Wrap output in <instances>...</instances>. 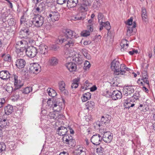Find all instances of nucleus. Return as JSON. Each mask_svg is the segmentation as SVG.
<instances>
[{"instance_id":"f257e3e1","label":"nucleus","mask_w":155,"mask_h":155,"mask_svg":"<svg viewBox=\"0 0 155 155\" xmlns=\"http://www.w3.org/2000/svg\"><path fill=\"white\" fill-rule=\"evenodd\" d=\"M110 68L115 75L125 74L127 72L129 71L130 69L126 67L124 64H120L118 60H114L111 63Z\"/></svg>"},{"instance_id":"f03ea898","label":"nucleus","mask_w":155,"mask_h":155,"mask_svg":"<svg viewBox=\"0 0 155 155\" xmlns=\"http://www.w3.org/2000/svg\"><path fill=\"white\" fill-rule=\"evenodd\" d=\"M27 42L25 40L18 41L16 45V51L17 56L19 57H23L27 47Z\"/></svg>"},{"instance_id":"7ed1b4c3","label":"nucleus","mask_w":155,"mask_h":155,"mask_svg":"<svg viewBox=\"0 0 155 155\" xmlns=\"http://www.w3.org/2000/svg\"><path fill=\"white\" fill-rule=\"evenodd\" d=\"M33 18L34 21V26L39 28L43 25L45 24L44 18L39 15H35Z\"/></svg>"},{"instance_id":"20e7f679","label":"nucleus","mask_w":155,"mask_h":155,"mask_svg":"<svg viewBox=\"0 0 155 155\" xmlns=\"http://www.w3.org/2000/svg\"><path fill=\"white\" fill-rule=\"evenodd\" d=\"M25 52L28 56L31 58H34L38 53L37 49L32 46L27 48Z\"/></svg>"},{"instance_id":"39448f33","label":"nucleus","mask_w":155,"mask_h":155,"mask_svg":"<svg viewBox=\"0 0 155 155\" xmlns=\"http://www.w3.org/2000/svg\"><path fill=\"white\" fill-rule=\"evenodd\" d=\"M59 41L61 43H63L66 41V42L64 47L67 48H72L75 44L74 41L72 38H62L59 39Z\"/></svg>"},{"instance_id":"423d86ee","label":"nucleus","mask_w":155,"mask_h":155,"mask_svg":"<svg viewBox=\"0 0 155 155\" xmlns=\"http://www.w3.org/2000/svg\"><path fill=\"white\" fill-rule=\"evenodd\" d=\"M78 37V34H76L75 32L70 29H66L64 32V36L63 38H76Z\"/></svg>"},{"instance_id":"0eeeda50","label":"nucleus","mask_w":155,"mask_h":155,"mask_svg":"<svg viewBox=\"0 0 155 155\" xmlns=\"http://www.w3.org/2000/svg\"><path fill=\"white\" fill-rule=\"evenodd\" d=\"M102 140L101 135L99 134L94 135L91 137V140L92 143L96 145H99Z\"/></svg>"},{"instance_id":"6e6552de","label":"nucleus","mask_w":155,"mask_h":155,"mask_svg":"<svg viewBox=\"0 0 155 155\" xmlns=\"http://www.w3.org/2000/svg\"><path fill=\"white\" fill-rule=\"evenodd\" d=\"M41 70V67L38 63L33 64L29 68V72L30 73L37 74Z\"/></svg>"},{"instance_id":"1a4fd4ad","label":"nucleus","mask_w":155,"mask_h":155,"mask_svg":"<svg viewBox=\"0 0 155 155\" xmlns=\"http://www.w3.org/2000/svg\"><path fill=\"white\" fill-rule=\"evenodd\" d=\"M60 18L59 13L56 11H51L50 12L48 16L47 17V19L50 18L51 21L53 22L58 21Z\"/></svg>"},{"instance_id":"9d476101","label":"nucleus","mask_w":155,"mask_h":155,"mask_svg":"<svg viewBox=\"0 0 155 155\" xmlns=\"http://www.w3.org/2000/svg\"><path fill=\"white\" fill-rule=\"evenodd\" d=\"M102 140L107 143L111 142L113 139V134L110 132H106L103 136H102Z\"/></svg>"},{"instance_id":"9b49d317","label":"nucleus","mask_w":155,"mask_h":155,"mask_svg":"<svg viewBox=\"0 0 155 155\" xmlns=\"http://www.w3.org/2000/svg\"><path fill=\"white\" fill-rule=\"evenodd\" d=\"M58 87L60 91L65 95H68V92L65 88V84L63 81H60L59 82Z\"/></svg>"},{"instance_id":"f8f14e48","label":"nucleus","mask_w":155,"mask_h":155,"mask_svg":"<svg viewBox=\"0 0 155 155\" xmlns=\"http://www.w3.org/2000/svg\"><path fill=\"white\" fill-rule=\"evenodd\" d=\"M68 132V130L67 128L61 126L58 128L57 131V133L60 136H64V137L66 136V137H67L69 136L67 133Z\"/></svg>"},{"instance_id":"ddd939ff","label":"nucleus","mask_w":155,"mask_h":155,"mask_svg":"<svg viewBox=\"0 0 155 155\" xmlns=\"http://www.w3.org/2000/svg\"><path fill=\"white\" fill-rule=\"evenodd\" d=\"M62 139L64 142L68 144L69 147H74L75 145L74 140L70 139L69 136L67 137H66L65 136L63 137Z\"/></svg>"},{"instance_id":"4468645a","label":"nucleus","mask_w":155,"mask_h":155,"mask_svg":"<svg viewBox=\"0 0 155 155\" xmlns=\"http://www.w3.org/2000/svg\"><path fill=\"white\" fill-rule=\"evenodd\" d=\"M135 100H133L130 98L125 101L124 106L125 108L129 109L130 107H133L135 104Z\"/></svg>"},{"instance_id":"2eb2a0df","label":"nucleus","mask_w":155,"mask_h":155,"mask_svg":"<svg viewBox=\"0 0 155 155\" xmlns=\"http://www.w3.org/2000/svg\"><path fill=\"white\" fill-rule=\"evenodd\" d=\"M81 5L80 7L81 9L83 11H87L88 10V7L91 4L89 2L88 0H80Z\"/></svg>"},{"instance_id":"dca6fc26","label":"nucleus","mask_w":155,"mask_h":155,"mask_svg":"<svg viewBox=\"0 0 155 155\" xmlns=\"http://www.w3.org/2000/svg\"><path fill=\"white\" fill-rule=\"evenodd\" d=\"M111 97L113 100H114L120 99L122 97V93L118 90L114 91L112 92Z\"/></svg>"},{"instance_id":"f3484780","label":"nucleus","mask_w":155,"mask_h":155,"mask_svg":"<svg viewBox=\"0 0 155 155\" xmlns=\"http://www.w3.org/2000/svg\"><path fill=\"white\" fill-rule=\"evenodd\" d=\"M26 64V62L25 60L22 59H18L15 61V65L19 69L24 68Z\"/></svg>"},{"instance_id":"a211bd4d","label":"nucleus","mask_w":155,"mask_h":155,"mask_svg":"<svg viewBox=\"0 0 155 155\" xmlns=\"http://www.w3.org/2000/svg\"><path fill=\"white\" fill-rule=\"evenodd\" d=\"M10 76V73L7 70H3L0 72V78L2 80H7Z\"/></svg>"},{"instance_id":"6ab92c4d","label":"nucleus","mask_w":155,"mask_h":155,"mask_svg":"<svg viewBox=\"0 0 155 155\" xmlns=\"http://www.w3.org/2000/svg\"><path fill=\"white\" fill-rule=\"evenodd\" d=\"M66 66L70 72L75 71L76 69V64L72 62L67 63L66 64Z\"/></svg>"},{"instance_id":"aec40b11","label":"nucleus","mask_w":155,"mask_h":155,"mask_svg":"<svg viewBox=\"0 0 155 155\" xmlns=\"http://www.w3.org/2000/svg\"><path fill=\"white\" fill-rule=\"evenodd\" d=\"M59 103L58 101L56 99L54 100L52 104L51 107L53 108V109L54 111L58 112L62 109V107H61L59 105Z\"/></svg>"},{"instance_id":"412c9836","label":"nucleus","mask_w":155,"mask_h":155,"mask_svg":"<svg viewBox=\"0 0 155 155\" xmlns=\"http://www.w3.org/2000/svg\"><path fill=\"white\" fill-rule=\"evenodd\" d=\"M5 89L9 93H11L13 92V94L15 93H18V91L19 90V88L16 86L15 88L13 90V87L11 86L7 85Z\"/></svg>"},{"instance_id":"4be33fe9","label":"nucleus","mask_w":155,"mask_h":155,"mask_svg":"<svg viewBox=\"0 0 155 155\" xmlns=\"http://www.w3.org/2000/svg\"><path fill=\"white\" fill-rule=\"evenodd\" d=\"M9 125L8 120L6 119H2L0 121V127L3 128L8 127Z\"/></svg>"},{"instance_id":"5701e85b","label":"nucleus","mask_w":155,"mask_h":155,"mask_svg":"<svg viewBox=\"0 0 155 155\" xmlns=\"http://www.w3.org/2000/svg\"><path fill=\"white\" fill-rule=\"evenodd\" d=\"M136 27V23L135 21L133 22V25L132 26L128 27V29L127 30V35L128 36L131 35V33L135 30Z\"/></svg>"},{"instance_id":"b1692460","label":"nucleus","mask_w":155,"mask_h":155,"mask_svg":"<svg viewBox=\"0 0 155 155\" xmlns=\"http://www.w3.org/2000/svg\"><path fill=\"white\" fill-rule=\"evenodd\" d=\"M4 110L5 114L9 115L13 112V107L10 105H8L5 107Z\"/></svg>"},{"instance_id":"393cba45","label":"nucleus","mask_w":155,"mask_h":155,"mask_svg":"<svg viewBox=\"0 0 155 155\" xmlns=\"http://www.w3.org/2000/svg\"><path fill=\"white\" fill-rule=\"evenodd\" d=\"M78 2V0H68L67 2V6L72 8L75 7Z\"/></svg>"},{"instance_id":"a878e982","label":"nucleus","mask_w":155,"mask_h":155,"mask_svg":"<svg viewBox=\"0 0 155 155\" xmlns=\"http://www.w3.org/2000/svg\"><path fill=\"white\" fill-rule=\"evenodd\" d=\"M47 46L44 45H41L39 47V53L41 54H45L48 52Z\"/></svg>"},{"instance_id":"bb28decb","label":"nucleus","mask_w":155,"mask_h":155,"mask_svg":"<svg viewBox=\"0 0 155 155\" xmlns=\"http://www.w3.org/2000/svg\"><path fill=\"white\" fill-rule=\"evenodd\" d=\"M127 41L126 39L122 40L120 43V45L121 47V50L122 51H124L127 49L128 46V44L127 43Z\"/></svg>"},{"instance_id":"cd10ccee","label":"nucleus","mask_w":155,"mask_h":155,"mask_svg":"<svg viewBox=\"0 0 155 155\" xmlns=\"http://www.w3.org/2000/svg\"><path fill=\"white\" fill-rule=\"evenodd\" d=\"M141 15L143 21L145 22L147 21L148 17L146 10L145 8H142Z\"/></svg>"},{"instance_id":"c85d7f7f","label":"nucleus","mask_w":155,"mask_h":155,"mask_svg":"<svg viewBox=\"0 0 155 155\" xmlns=\"http://www.w3.org/2000/svg\"><path fill=\"white\" fill-rule=\"evenodd\" d=\"M58 59L56 57H54L49 59V62L50 65L55 66L58 64Z\"/></svg>"},{"instance_id":"c756f323","label":"nucleus","mask_w":155,"mask_h":155,"mask_svg":"<svg viewBox=\"0 0 155 155\" xmlns=\"http://www.w3.org/2000/svg\"><path fill=\"white\" fill-rule=\"evenodd\" d=\"M91 94L90 93L88 92L83 95V97H81V100L83 102H84L91 98Z\"/></svg>"},{"instance_id":"7c9ffc66","label":"nucleus","mask_w":155,"mask_h":155,"mask_svg":"<svg viewBox=\"0 0 155 155\" xmlns=\"http://www.w3.org/2000/svg\"><path fill=\"white\" fill-rule=\"evenodd\" d=\"M134 91V89L132 86H128L126 87V90L124 91L125 94H127V95H128L132 93Z\"/></svg>"},{"instance_id":"2f4dec72","label":"nucleus","mask_w":155,"mask_h":155,"mask_svg":"<svg viewBox=\"0 0 155 155\" xmlns=\"http://www.w3.org/2000/svg\"><path fill=\"white\" fill-rule=\"evenodd\" d=\"M86 108L88 110H92L94 106V102L93 101H89L86 104Z\"/></svg>"},{"instance_id":"473e14b6","label":"nucleus","mask_w":155,"mask_h":155,"mask_svg":"<svg viewBox=\"0 0 155 155\" xmlns=\"http://www.w3.org/2000/svg\"><path fill=\"white\" fill-rule=\"evenodd\" d=\"M14 85L16 86V87H17L18 88H20L23 85V84H20V81H18V77L17 75H14Z\"/></svg>"},{"instance_id":"72a5a7b5","label":"nucleus","mask_w":155,"mask_h":155,"mask_svg":"<svg viewBox=\"0 0 155 155\" xmlns=\"http://www.w3.org/2000/svg\"><path fill=\"white\" fill-rule=\"evenodd\" d=\"M32 90V87H29L22 89L21 90V91L23 94H27L31 91Z\"/></svg>"},{"instance_id":"f704fd0d","label":"nucleus","mask_w":155,"mask_h":155,"mask_svg":"<svg viewBox=\"0 0 155 155\" xmlns=\"http://www.w3.org/2000/svg\"><path fill=\"white\" fill-rule=\"evenodd\" d=\"M2 57L3 58L5 61L10 62L12 60V58L11 55L9 54H3L2 55Z\"/></svg>"},{"instance_id":"c9c22d12","label":"nucleus","mask_w":155,"mask_h":155,"mask_svg":"<svg viewBox=\"0 0 155 155\" xmlns=\"http://www.w3.org/2000/svg\"><path fill=\"white\" fill-rule=\"evenodd\" d=\"M139 93V91H136L135 93L133 94L132 97L130 98L132 99H133V100H135V102L139 101V98L140 97Z\"/></svg>"},{"instance_id":"e433bc0d","label":"nucleus","mask_w":155,"mask_h":155,"mask_svg":"<svg viewBox=\"0 0 155 155\" xmlns=\"http://www.w3.org/2000/svg\"><path fill=\"white\" fill-rule=\"evenodd\" d=\"M47 91L48 95L51 97H54L56 96L57 93L54 90L51 89L48 90V89Z\"/></svg>"},{"instance_id":"4c0bfd02","label":"nucleus","mask_w":155,"mask_h":155,"mask_svg":"<svg viewBox=\"0 0 155 155\" xmlns=\"http://www.w3.org/2000/svg\"><path fill=\"white\" fill-rule=\"evenodd\" d=\"M104 16L102 13L99 12L98 13L97 15V18L98 20L99 23H103V21H104Z\"/></svg>"},{"instance_id":"58836bf2","label":"nucleus","mask_w":155,"mask_h":155,"mask_svg":"<svg viewBox=\"0 0 155 155\" xmlns=\"http://www.w3.org/2000/svg\"><path fill=\"white\" fill-rule=\"evenodd\" d=\"M57 116H58V112L50 113L49 114V118L51 119H53L54 120H57Z\"/></svg>"},{"instance_id":"ea45409f","label":"nucleus","mask_w":155,"mask_h":155,"mask_svg":"<svg viewBox=\"0 0 155 155\" xmlns=\"http://www.w3.org/2000/svg\"><path fill=\"white\" fill-rule=\"evenodd\" d=\"M7 22L8 23L9 26H12L15 25V21L14 18H11L7 20Z\"/></svg>"},{"instance_id":"a19ab883","label":"nucleus","mask_w":155,"mask_h":155,"mask_svg":"<svg viewBox=\"0 0 155 155\" xmlns=\"http://www.w3.org/2000/svg\"><path fill=\"white\" fill-rule=\"evenodd\" d=\"M91 67V64L89 62L86 61L84 63V66L83 67V69L85 70H86L88 69Z\"/></svg>"},{"instance_id":"79ce46f5","label":"nucleus","mask_w":155,"mask_h":155,"mask_svg":"<svg viewBox=\"0 0 155 155\" xmlns=\"http://www.w3.org/2000/svg\"><path fill=\"white\" fill-rule=\"evenodd\" d=\"M84 18V16H80L79 15H77L76 16L73 17L72 19L73 20L76 21L77 20H83Z\"/></svg>"},{"instance_id":"37998d69","label":"nucleus","mask_w":155,"mask_h":155,"mask_svg":"<svg viewBox=\"0 0 155 155\" xmlns=\"http://www.w3.org/2000/svg\"><path fill=\"white\" fill-rule=\"evenodd\" d=\"M102 23L104 24V27L108 31L110 29L111 26L108 21H107L106 22H104Z\"/></svg>"},{"instance_id":"c03bdc74","label":"nucleus","mask_w":155,"mask_h":155,"mask_svg":"<svg viewBox=\"0 0 155 155\" xmlns=\"http://www.w3.org/2000/svg\"><path fill=\"white\" fill-rule=\"evenodd\" d=\"M97 152L100 155H102L104 152V149L101 147L97 148L96 149Z\"/></svg>"},{"instance_id":"a18cd8bd","label":"nucleus","mask_w":155,"mask_h":155,"mask_svg":"<svg viewBox=\"0 0 155 155\" xmlns=\"http://www.w3.org/2000/svg\"><path fill=\"white\" fill-rule=\"evenodd\" d=\"M6 146L3 142H1L0 143V152H2L6 149Z\"/></svg>"},{"instance_id":"49530a36","label":"nucleus","mask_w":155,"mask_h":155,"mask_svg":"<svg viewBox=\"0 0 155 155\" xmlns=\"http://www.w3.org/2000/svg\"><path fill=\"white\" fill-rule=\"evenodd\" d=\"M109 121L108 120H107V118H105L104 116H103L101 117V122L102 124H105L106 123H107Z\"/></svg>"},{"instance_id":"de8ad7c7","label":"nucleus","mask_w":155,"mask_h":155,"mask_svg":"<svg viewBox=\"0 0 155 155\" xmlns=\"http://www.w3.org/2000/svg\"><path fill=\"white\" fill-rule=\"evenodd\" d=\"M77 150L78 153H81L83 152L85 153L86 151V149L85 147H79Z\"/></svg>"},{"instance_id":"09e8293b","label":"nucleus","mask_w":155,"mask_h":155,"mask_svg":"<svg viewBox=\"0 0 155 155\" xmlns=\"http://www.w3.org/2000/svg\"><path fill=\"white\" fill-rule=\"evenodd\" d=\"M90 32L88 30H85L83 32H81V35L83 37H87L90 35Z\"/></svg>"},{"instance_id":"8fccbe9b","label":"nucleus","mask_w":155,"mask_h":155,"mask_svg":"<svg viewBox=\"0 0 155 155\" xmlns=\"http://www.w3.org/2000/svg\"><path fill=\"white\" fill-rule=\"evenodd\" d=\"M38 6L42 12L45 9V5L43 2L40 4Z\"/></svg>"},{"instance_id":"3c124183","label":"nucleus","mask_w":155,"mask_h":155,"mask_svg":"<svg viewBox=\"0 0 155 155\" xmlns=\"http://www.w3.org/2000/svg\"><path fill=\"white\" fill-rule=\"evenodd\" d=\"M5 103V101L4 98H0V109L4 106Z\"/></svg>"},{"instance_id":"603ef678","label":"nucleus","mask_w":155,"mask_h":155,"mask_svg":"<svg viewBox=\"0 0 155 155\" xmlns=\"http://www.w3.org/2000/svg\"><path fill=\"white\" fill-rule=\"evenodd\" d=\"M94 25L93 24L88 25H87V28L88 31L90 32H92L94 30Z\"/></svg>"},{"instance_id":"864d4df0","label":"nucleus","mask_w":155,"mask_h":155,"mask_svg":"<svg viewBox=\"0 0 155 155\" xmlns=\"http://www.w3.org/2000/svg\"><path fill=\"white\" fill-rule=\"evenodd\" d=\"M23 31L26 34V35H29L31 33V31L28 28L24 29L23 30Z\"/></svg>"},{"instance_id":"5fc2aeb1","label":"nucleus","mask_w":155,"mask_h":155,"mask_svg":"<svg viewBox=\"0 0 155 155\" xmlns=\"http://www.w3.org/2000/svg\"><path fill=\"white\" fill-rule=\"evenodd\" d=\"M34 9L35 10V12L38 14H40L42 12L38 6V7H37L36 8L35 7Z\"/></svg>"},{"instance_id":"6e6d98bb","label":"nucleus","mask_w":155,"mask_h":155,"mask_svg":"<svg viewBox=\"0 0 155 155\" xmlns=\"http://www.w3.org/2000/svg\"><path fill=\"white\" fill-rule=\"evenodd\" d=\"M141 80L143 81L144 83L146 84L147 85V86H149V82L148 80V78H146V77H144V78H142L141 79Z\"/></svg>"},{"instance_id":"4d7b16f0","label":"nucleus","mask_w":155,"mask_h":155,"mask_svg":"<svg viewBox=\"0 0 155 155\" xmlns=\"http://www.w3.org/2000/svg\"><path fill=\"white\" fill-rule=\"evenodd\" d=\"M51 49L52 50L54 51H57L59 48V46L56 45H52L51 47Z\"/></svg>"},{"instance_id":"13d9d810","label":"nucleus","mask_w":155,"mask_h":155,"mask_svg":"<svg viewBox=\"0 0 155 155\" xmlns=\"http://www.w3.org/2000/svg\"><path fill=\"white\" fill-rule=\"evenodd\" d=\"M133 18H130V19L128 20L127 24L129 26H132L133 25H132V24Z\"/></svg>"},{"instance_id":"bf43d9fd","label":"nucleus","mask_w":155,"mask_h":155,"mask_svg":"<svg viewBox=\"0 0 155 155\" xmlns=\"http://www.w3.org/2000/svg\"><path fill=\"white\" fill-rule=\"evenodd\" d=\"M34 21L33 20V18L31 20H30L29 22L28 23V25L30 27H31L33 25L34 26Z\"/></svg>"},{"instance_id":"052dcab7","label":"nucleus","mask_w":155,"mask_h":155,"mask_svg":"<svg viewBox=\"0 0 155 155\" xmlns=\"http://www.w3.org/2000/svg\"><path fill=\"white\" fill-rule=\"evenodd\" d=\"M138 53V51L134 49H133L132 51H129V53L131 55H133L134 54H137Z\"/></svg>"},{"instance_id":"680f3d73","label":"nucleus","mask_w":155,"mask_h":155,"mask_svg":"<svg viewBox=\"0 0 155 155\" xmlns=\"http://www.w3.org/2000/svg\"><path fill=\"white\" fill-rule=\"evenodd\" d=\"M75 60L76 62L78 64H81L82 63V60L80 58H76Z\"/></svg>"},{"instance_id":"e2e57ef3","label":"nucleus","mask_w":155,"mask_h":155,"mask_svg":"<svg viewBox=\"0 0 155 155\" xmlns=\"http://www.w3.org/2000/svg\"><path fill=\"white\" fill-rule=\"evenodd\" d=\"M67 0H57V2L58 4L60 5H62L65 3Z\"/></svg>"},{"instance_id":"0e129e2a","label":"nucleus","mask_w":155,"mask_h":155,"mask_svg":"<svg viewBox=\"0 0 155 155\" xmlns=\"http://www.w3.org/2000/svg\"><path fill=\"white\" fill-rule=\"evenodd\" d=\"M100 132L101 133V135H102L103 134H104L106 132H108L109 131H106V130L105 129H99Z\"/></svg>"},{"instance_id":"69168bd1","label":"nucleus","mask_w":155,"mask_h":155,"mask_svg":"<svg viewBox=\"0 0 155 155\" xmlns=\"http://www.w3.org/2000/svg\"><path fill=\"white\" fill-rule=\"evenodd\" d=\"M78 86V83H73L71 85V87L72 89H75L77 88Z\"/></svg>"},{"instance_id":"338daca9","label":"nucleus","mask_w":155,"mask_h":155,"mask_svg":"<svg viewBox=\"0 0 155 155\" xmlns=\"http://www.w3.org/2000/svg\"><path fill=\"white\" fill-rule=\"evenodd\" d=\"M53 101H51V99H48L47 101V104L48 105V106L51 107L52 106V104L53 103Z\"/></svg>"},{"instance_id":"774afa93","label":"nucleus","mask_w":155,"mask_h":155,"mask_svg":"<svg viewBox=\"0 0 155 155\" xmlns=\"http://www.w3.org/2000/svg\"><path fill=\"white\" fill-rule=\"evenodd\" d=\"M64 116L62 114H59L58 113V116H57V120H58L60 119H62L64 118Z\"/></svg>"}]
</instances>
